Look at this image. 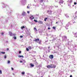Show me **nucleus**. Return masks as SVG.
I'll use <instances>...</instances> for the list:
<instances>
[{
    "label": "nucleus",
    "mask_w": 77,
    "mask_h": 77,
    "mask_svg": "<svg viewBox=\"0 0 77 77\" xmlns=\"http://www.w3.org/2000/svg\"><path fill=\"white\" fill-rule=\"evenodd\" d=\"M11 69L12 70H14V68H13L11 67Z\"/></svg>",
    "instance_id": "obj_34"
},
{
    "label": "nucleus",
    "mask_w": 77,
    "mask_h": 77,
    "mask_svg": "<svg viewBox=\"0 0 77 77\" xmlns=\"http://www.w3.org/2000/svg\"><path fill=\"white\" fill-rule=\"evenodd\" d=\"M0 73L1 74H2V70H0Z\"/></svg>",
    "instance_id": "obj_29"
},
{
    "label": "nucleus",
    "mask_w": 77,
    "mask_h": 77,
    "mask_svg": "<svg viewBox=\"0 0 77 77\" xmlns=\"http://www.w3.org/2000/svg\"><path fill=\"white\" fill-rule=\"evenodd\" d=\"M50 47H48V49H50Z\"/></svg>",
    "instance_id": "obj_40"
},
{
    "label": "nucleus",
    "mask_w": 77,
    "mask_h": 77,
    "mask_svg": "<svg viewBox=\"0 0 77 77\" xmlns=\"http://www.w3.org/2000/svg\"><path fill=\"white\" fill-rule=\"evenodd\" d=\"M34 30H35V31H37V29H36V28L34 27Z\"/></svg>",
    "instance_id": "obj_13"
},
{
    "label": "nucleus",
    "mask_w": 77,
    "mask_h": 77,
    "mask_svg": "<svg viewBox=\"0 0 77 77\" xmlns=\"http://www.w3.org/2000/svg\"><path fill=\"white\" fill-rule=\"evenodd\" d=\"M50 12V11H49V10L47 11V12Z\"/></svg>",
    "instance_id": "obj_38"
},
{
    "label": "nucleus",
    "mask_w": 77,
    "mask_h": 77,
    "mask_svg": "<svg viewBox=\"0 0 77 77\" xmlns=\"http://www.w3.org/2000/svg\"><path fill=\"white\" fill-rule=\"evenodd\" d=\"M19 57H24V56H18Z\"/></svg>",
    "instance_id": "obj_17"
},
{
    "label": "nucleus",
    "mask_w": 77,
    "mask_h": 77,
    "mask_svg": "<svg viewBox=\"0 0 77 77\" xmlns=\"http://www.w3.org/2000/svg\"><path fill=\"white\" fill-rule=\"evenodd\" d=\"M53 29H54V30H56V27L54 26L53 27Z\"/></svg>",
    "instance_id": "obj_20"
},
{
    "label": "nucleus",
    "mask_w": 77,
    "mask_h": 77,
    "mask_svg": "<svg viewBox=\"0 0 77 77\" xmlns=\"http://www.w3.org/2000/svg\"><path fill=\"white\" fill-rule=\"evenodd\" d=\"M26 51H29V49H28V48H27L26 49Z\"/></svg>",
    "instance_id": "obj_19"
},
{
    "label": "nucleus",
    "mask_w": 77,
    "mask_h": 77,
    "mask_svg": "<svg viewBox=\"0 0 77 77\" xmlns=\"http://www.w3.org/2000/svg\"><path fill=\"white\" fill-rule=\"evenodd\" d=\"M4 57L5 59L6 58V55H4Z\"/></svg>",
    "instance_id": "obj_26"
},
{
    "label": "nucleus",
    "mask_w": 77,
    "mask_h": 77,
    "mask_svg": "<svg viewBox=\"0 0 77 77\" xmlns=\"http://www.w3.org/2000/svg\"><path fill=\"white\" fill-rule=\"evenodd\" d=\"M34 21H35V23H37V20H34Z\"/></svg>",
    "instance_id": "obj_25"
},
{
    "label": "nucleus",
    "mask_w": 77,
    "mask_h": 77,
    "mask_svg": "<svg viewBox=\"0 0 77 77\" xmlns=\"http://www.w3.org/2000/svg\"><path fill=\"white\" fill-rule=\"evenodd\" d=\"M1 53L2 54H5V52H2Z\"/></svg>",
    "instance_id": "obj_21"
},
{
    "label": "nucleus",
    "mask_w": 77,
    "mask_h": 77,
    "mask_svg": "<svg viewBox=\"0 0 77 77\" xmlns=\"http://www.w3.org/2000/svg\"><path fill=\"white\" fill-rule=\"evenodd\" d=\"M28 48L29 50H31L32 49V47H31V46H29Z\"/></svg>",
    "instance_id": "obj_14"
},
{
    "label": "nucleus",
    "mask_w": 77,
    "mask_h": 77,
    "mask_svg": "<svg viewBox=\"0 0 77 77\" xmlns=\"http://www.w3.org/2000/svg\"><path fill=\"white\" fill-rule=\"evenodd\" d=\"M31 17H33V16H31Z\"/></svg>",
    "instance_id": "obj_43"
},
{
    "label": "nucleus",
    "mask_w": 77,
    "mask_h": 77,
    "mask_svg": "<svg viewBox=\"0 0 77 77\" xmlns=\"http://www.w3.org/2000/svg\"><path fill=\"white\" fill-rule=\"evenodd\" d=\"M56 24H57V22H56Z\"/></svg>",
    "instance_id": "obj_42"
},
{
    "label": "nucleus",
    "mask_w": 77,
    "mask_h": 77,
    "mask_svg": "<svg viewBox=\"0 0 77 77\" xmlns=\"http://www.w3.org/2000/svg\"><path fill=\"white\" fill-rule=\"evenodd\" d=\"M28 14H29L30 13V11H28L27 12Z\"/></svg>",
    "instance_id": "obj_35"
},
{
    "label": "nucleus",
    "mask_w": 77,
    "mask_h": 77,
    "mask_svg": "<svg viewBox=\"0 0 77 77\" xmlns=\"http://www.w3.org/2000/svg\"><path fill=\"white\" fill-rule=\"evenodd\" d=\"M1 35H4V33L3 32H2L1 33Z\"/></svg>",
    "instance_id": "obj_27"
},
{
    "label": "nucleus",
    "mask_w": 77,
    "mask_h": 77,
    "mask_svg": "<svg viewBox=\"0 0 77 77\" xmlns=\"http://www.w3.org/2000/svg\"><path fill=\"white\" fill-rule=\"evenodd\" d=\"M27 8L29 9V7L28 6H27Z\"/></svg>",
    "instance_id": "obj_41"
},
{
    "label": "nucleus",
    "mask_w": 77,
    "mask_h": 77,
    "mask_svg": "<svg viewBox=\"0 0 77 77\" xmlns=\"http://www.w3.org/2000/svg\"><path fill=\"white\" fill-rule=\"evenodd\" d=\"M24 28H25V27H24V26H23L21 27V29H22V30H23V29H24Z\"/></svg>",
    "instance_id": "obj_16"
},
{
    "label": "nucleus",
    "mask_w": 77,
    "mask_h": 77,
    "mask_svg": "<svg viewBox=\"0 0 77 77\" xmlns=\"http://www.w3.org/2000/svg\"><path fill=\"white\" fill-rule=\"evenodd\" d=\"M20 63H22V62H23V61H20Z\"/></svg>",
    "instance_id": "obj_37"
},
{
    "label": "nucleus",
    "mask_w": 77,
    "mask_h": 77,
    "mask_svg": "<svg viewBox=\"0 0 77 77\" xmlns=\"http://www.w3.org/2000/svg\"><path fill=\"white\" fill-rule=\"evenodd\" d=\"M9 48H7V51H8V50H9Z\"/></svg>",
    "instance_id": "obj_36"
},
{
    "label": "nucleus",
    "mask_w": 77,
    "mask_h": 77,
    "mask_svg": "<svg viewBox=\"0 0 77 77\" xmlns=\"http://www.w3.org/2000/svg\"><path fill=\"white\" fill-rule=\"evenodd\" d=\"M50 12H51V11H50Z\"/></svg>",
    "instance_id": "obj_44"
},
{
    "label": "nucleus",
    "mask_w": 77,
    "mask_h": 77,
    "mask_svg": "<svg viewBox=\"0 0 77 77\" xmlns=\"http://www.w3.org/2000/svg\"><path fill=\"white\" fill-rule=\"evenodd\" d=\"M41 3H42L43 2V0H41L40 1Z\"/></svg>",
    "instance_id": "obj_24"
},
{
    "label": "nucleus",
    "mask_w": 77,
    "mask_h": 77,
    "mask_svg": "<svg viewBox=\"0 0 77 77\" xmlns=\"http://www.w3.org/2000/svg\"><path fill=\"white\" fill-rule=\"evenodd\" d=\"M48 30H50L51 29V28H48Z\"/></svg>",
    "instance_id": "obj_32"
},
{
    "label": "nucleus",
    "mask_w": 77,
    "mask_h": 77,
    "mask_svg": "<svg viewBox=\"0 0 77 77\" xmlns=\"http://www.w3.org/2000/svg\"><path fill=\"white\" fill-rule=\"evenodd\" d=\"M63 1L62 0L60 1V2H59V4L60 5H61V4H63Z\"/></svg>",
    "instance_id": "obj_4"
},
{
    "label": "nucleus",
    "mask_w": 77,
    "mask_h": 77,
    "mask_svg": "<svg viewBox=\"0 0 77 77\" xmlns=\"http://www.w3.org/2000/svg\"><path fill=\"white\" fill-rule=\"evenodd\" d=\"M54 58V56H53V55H50L49 56V58L50 59H53Z\"/></svg>",
    "instance_id": "obj_3"
},
{
    "label": "nucleus",
    "mask_w": 77,
    "mask_h": 77,
    "mask_svg": "<svg viewBox=\"0 0 77 77\" xmlns=\"http://www.w3.org/2000/svg\"><path fill=\"white\" fill-rule=\"evenodd\" d=\"M63 38H64V39H63L64 40L66 41V39H67V37L66 36H64Z\"/></svg>",
    "instance_id": "obj_7"
},
{
    "label": "nucleus",
    "mask_w": 77,
    "mask_h": 77,
    "mask_svg": "<svg viewBox=\"0 0 77 77\" xmlns=\"http://www.w3.org/2000/svg\"><path fill=\"white\" fill-rule=\"evenodd\" d=\"M21 51H19V54H21Z\"/></svg>",
    "instance_id": "obj_33"
},
{
    "label": "nucleus",
    "mask_w": 77,
    "mask_h": 77,
    "mask_svg": "<svg viewBox=\"0 0 77 77\" xmlns=\"http://www.w3.org/2000/svg\"><path fill=\"white\" fill-rule=\"evenodd\" d=\"M77 4V3H76V2H74V5H76Z\"/></svg>",
    "instance_id": "obj_30"
},
{
    "label": "nucleus",
    "mask_w": 77,
    "mask_h": 77,
    "mask_svg": "<svg viewBox=\"0 0 77 77\" xmlns=\"http://www.w3.org/2000/svg\"><path fill=\"white\" fill-rule=\"evenodd\" d=\"M51 68H56V65L54 64H51Z\"/></svg>",
    "instance_id": "obj_2"
},
{
    "label": "nucleus",
    "mask_w": 77,
    "mask_h": 77,
    "mask_svg": "<svg viewBox=\"0 0 77 77\" xmlns=\"http://www.w3.org/2000/svg\"><path fill=\"white\" fill-rule=\"evenodd\" d=\"M35 17H33L32 18V17H29V19L30 20H33V19H34Z\"/></svg>",
    "instance_id": "obj_10"
},
{
    "label": "nucleus",
    "mask_w": 77,
    "mask_h": 77,
    "mask_svg": "<svg viewBox=\"0 0 77 77\" xmlns=\"http://www.w3.org/2000/svg\"><path fill=\"white\" fill-rule=\"evenodd\" d=\"M47 19H48V18L46 17V18H45V19L44 21H46V20H47Z\"/></svg>",
    "instance_id": "obj_18"
},
{
    "label": "nucleus",
    "mask_w": 77,
    "mask_h": 77,
    "mask_svg": "<svg viewBox=\"0 0 77 77\" xmlns=\"http://www.w3.org/2000/svg\"><path fill=\"white\" fill-rule=\"evenodd\" d=\"M43 57H44V55H43Z\"/></svg>",
    "instance_id": "obj_45"
},
{
    "label": "nucleus",
    "mask_w": 77,
    "mask_h": 77,
    "mask_svg": "<svg viewBox=\"0 0 77 77\" xmlns=\"http://www.w3.org/2000/svg\"><path fill=\"white\" fill-rule=\"evenodd\" d=\"M10 61H9V60H8V63H10Z\"/></svg>",
    "instance_id": "obj_23"
},
{
    "label": "nucleus",
    "mask_w": 77,
    "mask_h": 77,
    "mask_svg": "<svg viewBox=\"0 0 77 77\" xmlns=\"http://www.w3.org/2000/svg\"><path fill=\"white\" fill-rule=\"evenodd\" d=\"M41 77H43V76H42Z\"/></svg>",
    "instance_id": "obj_46"
},
{
    "label": "nucleus",
    "mask_w": 77,
    "mask_h": 77,
    "mask_svg": "<svg viewBox=\"0 0 77 77\" xmlns=\"http://www.w3.org/2000/svg\"><path fill=\"white\" fill-rule=\"evenodd\" d=\"M14 39H17V38H16V37L15 36L14 37Z\"/></svg>",
    "instance_id": "obj_28"
},
{
    "label": "nucleus",
    "mask_w": 77,
    "mask_h": 77,
    "mask_svg": "<svg viewBox=\"0 0 77 77\" xmlns=\"http://www.w3.org/2000/svg\"><path fill=\"white\" fill-rule=\"evenodd\" d=\"M22 15H23V16H24V15H26V12H23L22 13Z\"/></svg>",
    "instance_id": "obj_9"
},
{
    "label": "nucleus",
    "mask_w": 77,
    "mask_h": 77,
    "mask_svg": "<svg viewBox=\"0 0 77 77\" xmlns=\"http://www.w3.org/2000/svg\"><path fill=\"white\" fill-rule=\"evenodd\" d=\"M20 38H23V35H20Z\"/></svg>",
    "instance_id": "obj_31"
},
{
    "label": "nucleus",
    "mask_w": 77,
    "mask_h": 77,
    "mask_svg": "<svg viewBox=\"0 0 77 77\" xmlns=\"http://www.w3.org/2000/svg\"><path fill=\"white\" fill-rule=\"evenodd\" d=\"M33 41L35 42H37V43H38L39 44H41V42H42V40H39V39L37 38L33 40Z\"/></svg>",
    "instance_id": "obj_1"
},
{
    "label": "nucleus",
    "mask_w": 77,
    "mask_h": 77,
    "mask_svg": "<svg viewBox=\"0 0 77 77\" xmlns=\"http://www.w3.org/2000/svg\"><path fill=\"white\" fill-rule=\"evenodd\" d=\"M38 23L40 24H43V22H42V21L39 20L38 21Z\"/></svg>",
    "instance_id": "obj_8"
},
{
    "label": "nucleus",
    "mask_w": 77,
    "mask_h": 77,
    "mask_svg": "<svg viewBox=\"0 0 77 77\" xmlns=\"http://www.w3.org/2000/svg\"><path fill=\"white\" fill-rule=\"evenodd\" d=\"M75 37L76 38H77V32H76V33L75 34Z\"/></svg>",
    "instance_id": "obj_11"
},
{
    "label": "nucleus",
    "mask_w": 77,
    "mask_h": 77,
    "mask_svg": "<svg viewBox=\"0 0 77 77\" xmlns=\"http://www.w3.org/2000/svg\"><path fill=\"white\" fill-rule=\"evenodd\" d=\"M21 74H22V75H24V74H25V72H21Z\"/></svg>",
    "instance_id": "obj_15"
},
{
    "label": "nucleus",
    "mask_w": 77,
    "mask_h": 77,
    "mask_svg": "<svg viewBox=\"0 0 77 77\" xmlns=\"http://www.w3.org/2000/svg\"><path fill=\"white\" fill-rule=\"evenodd\" d=\"M74 20H76V19H77V17H74Z\"/></svg>",
    "instance_id": "obj_22"
},
{
    "label": "nucleus",
    "mask_w": 77,
    "mask_h": 77,
    "mask_svg": "<svg viewBox=\"0 0 77 77\" xmlns=\"http://www.w3.org/2000/svg\"><path fill=\"white\" fill-rule=\"evenodd\" d=\"M9 33L10 34V36H12V35H15L14 34H12V32L11 31H9Z\"/></svg>",
    "instance_id": "obj_5"
},
{
    "label": "nucleus",
    "mask_w": 77,
    "mask_h": 77,
    "mask_svg": "<svg viewBox=\"0 0 77 77\" xmlns=\"http://www.w3.org/2000/svg\"><path fill=\"white\" fill-rule=\"evenodd\" d=\"M46 67L48 68H51V64L50 65H48L46 66Z\"/></svg>",
    "instance_id": "obj_6"
},
{
    "label": "nucleus",
    "mask_w": 77,
    "mask_h": 77,
    "mask_svg": "<svg viewBox=\"0 0 77 77\" xmlns=\"http://www.w3.org/2000/svg\"><path fill=\"white\" fill-rule=\"evenodd\" d=\"M70 77H72V75H70Z\"/></svg>",
    "instance_id": "obj_39"
},
{
    "label": "nucleus",
    "mask_w": 77,
    "mask_h": 77,
    "mask_svg": "<svg viewBox=\"0 0 77 77\" xmlns=\"http://www.w3.org/2000/svg\"><path fill=\"white\" fill-rule=\"evenodd\" d=\"M30 65L31 67H33V66H34V65L33 64H32V63H31Z\"/></svg>",
    "instance_id": "obj_12"
}]
</instances>
